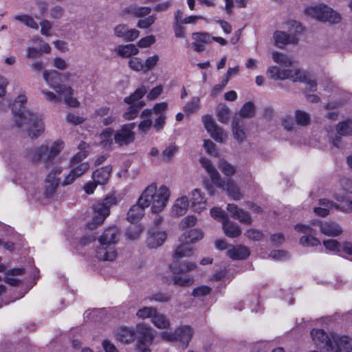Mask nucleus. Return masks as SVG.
I'll list each match as a JSON object with an SVG mask.
<instances>
[{
  "instance_id": "4c0bfd02",
  "label": "nucleus",
  "mask_w": 352,
  "mask_h": 352,
  "mask_svg": "<svg viewBox=\"0 0 352 352\" xmlns=\"http://www.w3.org/2000/svg\"><path fill=\"white\" fill-rule=\"evenodd\" d=\"M179 151V146L174 144H171L165 148L164 150L162 152L161 154V160L164 162L168 163L170 162L175 154Z\"/></svg>"
},
{
  "instance_id": "b1692460",
  "label": "nucleus",
  "mask_w": 352,
  "mask_h": 352,
  "mask_svg": "<svg viewBox=\"0 0 352 352\" xmlns=\"http://www.w3.org/2000/svg\"><path fill=\"white\" fill-rule=\"evenodd\" d=\"M189 207V201L186 196L177 198L172 206V214L175 217L184 215Z\"/></svg>"
},
{
  "instance_id": "6e6552de",
  "label": "nucleus",
  "mask_w": 352,
  "mask_h": 352,
  "mask_svg": "<svg viewBox=\"0 0 352 352\" xmlns=\"http://www.w3.org/2000/svg\"><path fill=\"white\" fill-rule=\"evenodd\" d=\"M311 336L316 346L323 349L327 352L339 351L338 343L335 341L342 336L329 335L322 329H313L311 331Z\"/></svg>"
},
{
  "instance_id": "0eeeda50",
  "label": "nucleus",
  "mask_w": 352,
  "mask_h": 352,
  "mask_svg": "<svg viewBox=\"0 0 352 352\" xmlns=\"http://www.w3.org/2000/svg\"><path fill=\"white\" fill-rule=\"evenodd\" d=\"M64 148L62 140H56L50 145H41L36 148L32 154V160L34 162L43 160L46 166L53 163L55 158Z\"/></svg>"
},
{
  "instance_id": "f8f14e48",
  "label": "nucleus",
  "mask_w": 352,
  "mask_h": 352,
  "mask_svg": "<svg viewBox=\"0 0 352 352\" xmlns=\"http://www.w3.org/2000/svg\"><path fill=\"white\" fill-rule=\"evenodd\" d=\"M305 224H297L295 226V230L302 234L299 239L300 245L304 247H314L320 245V241L314 236L316 230L311 227Z\"/></svg>"
},
{
  "instance_id": "f257e3e1",
  "label": "nucleus",
  "mask_w": 352,
  "mask_h": 352,
  "mask_svg": "<svg viewBox=\"0 0 352 352\" xmlns=\"http://www.w3.org/2000/svg\"><path fill=\"white\" fill-rule=\"evenodd\" d=\"M272 57L280 67H269L267 69L268 78L274 80L289 79L292 81H300L302 80L305 76L304 72L296 66L292 57L278 52H273Z\"/></svg>"
},
{
  "instance_id": "bb28decb",
  "label": "nucleus",
  "mask_w": 352,
  "mask_h": 352,
  "mask_svg": "<svg viewBox=\"0 0 352 352\" xmlns=\"http://www.w3.org/2000/svg\"><path fill=\"white\" fill-rule=\"evenodd\" d=\"M228 256L233 260H241L247 258L250 252L248 249L243 245H231L227 252Z\"/></svg>"
},
{
  "instance_id": "aec40b11",
  "label": "nucleus",
  "mask_w": 352,
  "mask_h": 352,
  "mask_svg": "<svg viewBox=\"0 0 352 352\" xmlns=\"http://www.w3.org/2000/svg\"><path fill=\"white\" fill-rule=\"evenodd\" d=\"M226 208L233 219L246 225H250L252 223V219L250 213L238 208L236 205L228 204Z\"/></svg>"
},
{
  "instance_id": "680f3d73",
  "label": "nucleus",
  "mask_w": 352,
  "mask_h": 352,
  "mask_svg": "<svg viewBox=\"0 0 352 352\" xmlns=\"http://www.w3.org/2000/svg\"><path fill=\"white\" fill-rule=\"evenodd\" d=\"M149 298L159 302H166L170 300L171 295L168 293L158 292L153 294Z\"/></svg>"
},
{
  "instance_id": "1a4fd4ad",
  "label": "nucleus",
  "mask_w": 352,
  "mask_h": 352,
  "mask_svg": "<svg viewBox=\"0 0 352 352\" xmlns=\"http://www.w3.org/2000/svg\"><path fill=\"white\" fill-rule=\"evenodd\" d=\"M194 331L191 327L183 325L177 328L174 331H163L160 336L162 340L167 342H179L183 349H186L192 339Z\"/></svg>"
},
{
  "instance_id": "a19ab883",
  "label": "nucleus",
  "mask_w": 352,
  "mask_h": 352,
  "mask_svg": "<svg viewBox=\"0 0 352 352\" xmlns=\"http://www.w3.org/2000/svg\"><path fill=\"white\" fill-rule=\"evenodd\" d=\"M219 170L226 176L231 177L234 175L236 171V167L228 162L226 160H220L218 163Z\"/></svg>"
},
{
  "instance_id": "a211bd4d",
  "label": "nucleus",
  "mask_w": 352,
  "mask_h": 352,
  "mask_svg": "<svg viewBox=\"0 0 352 352\" xmlns=\"http://www.w3.org/2000/svg\"><path fill=\"white\" fill-rule=\"evenodd\" d=\"M273 38L274 45L279 48H283L289 44H296L298 42V38L296 34H287L283 31L277 30L274 32Z\"/></svg>"
},
{
  "instance_id": "2f4dec72",
  "label": "nucleus",
  "mask_w": 352,
  "mask_h": 352,
  "mask_svg": "<svg viewBox=\"0 0 352 352\" xmlns=\"http://www.w3.org/2000/svg\"><path fill=\"white\" fill-rule=\"evenodd\" d=\"M27 102V97L23 94L19 95L14 100L13 104V113H14V120L16 117H19L20 113H23L24 111H30L26 109L24 106Z\"/></svg>"
},
{
  "instance_id": "37998d69",
  "label": "nucleus",
  "mask_w": 352,
  "mask_h": 352,
  "mask_svg": "<svg viewBox=\"0 0 352 352\" xmlns=\"http://www.w3.org/2000/svg\"><path fill=\"white\" fill-rule=\"evenodd\" d=\"M337 133L339 135L346 136L352 134V120H346L338 124Z\"/></svg>"
},
{
  "instance_id": "4468645a",
  "label": "nucleus",
  "mask_w": 352,
  "mask_h": 352,
  "mask_svg": "<svg viewBox=\"0 0 352 352\" xmlns=\"http://www.w3.org/2000/svg\"><path fill=\"white\" fill-rule=\"evenodd\" d=\"M202 122L204 127L210 134V136L218 142H223L227 139V135L224 133L222 128L219 127L212 117L209 115L202 116Z\"/></svg>"
},
{
  "instance_id": "c03bdc74",
  "label": "nucleus",
  "mask_w": 352,
  "mask_h": 352,
  "mask_svg": "<svg viewBox=\"0 0 352 352\" xmlns=\"http://www.w3.org/2000/svg\"><path fill=\"white\" fill-rule=\"evenodd\" d=\"M345 194L344 192L336 193L334 197L338 201L343 204L342 206L340 208L341 210L344 212H352V201L347 199ZM338 209H340V208Z\"/></svg>"
},
{
  "instance_id": "f3484780",
  "label": "nucleus",
  "mask_w": 352,
  "mask_h": 352,
  "mask_svg": "<svg viewBox=\"0 0 352 352\" xmlns=\"http://www.w3.org/2000/svg\"><path fill=\"white\" fill-rule=\"evenodd\" d=\"M109 215V211L102 205L96 204L93 206V216L91 221L87 223V227L90 230L96 229L99 225L102 224L104 219Z\"/></svg>"
},
{
  "instance_id": "9b49d317",
  "label": "nucleus",
  "mask_w": 352,
  "mask_h": 352,
  "mask_svg": "<svg viewBox=\"0 0 352 352\" xmlns=\"http://www.w3.org/2000/svg\"><path fill=\"white\" fill-rule=\"evenodd\" d=\"M134 127L135 123L122 125L119 129L113 132L114 143L119 146H128L131 144L135 140Z\"/></svg>"
},
{
  "instance_id": "473e14b6",
  "label": "nucleus",
  "mask_w": 352,
  "mask_h": 352,
  "mask_svg": "<svg viewBox=\"0 0 352 352\" xmlns=\"http://www.w3.org/2000/svg\"><path fill=\"white\" fill-rule=\"evenodd\" d=\"M151 322L155 327L160 329H168L170 327L169 318L166 316L157 312V311L153 316Z\"/></svg>"
},
{
  "instance_id": "4be33fe9",
  "label": "nucleus",
  "mask_w": 352,
  "mask_h": 352,
  "mask_svg": "<svg viewBox=\"0 0 352 352\" xmlns=\"http://www.w3.org/2000/svg\"><path fill=\"white\" fill-rule=\"evenodd\" d=\"M139 344H151L155 335L153 329L144 323L138 324L136 327Z\"/></svg>"
},
{
  "instance_id": "7ed1b4c3",
  "label": "nucleus",
  "mask_w": 352,
  "mask_h": 352,
  "mask_svg": "<svg viewBox=\"0 0 352 352\" xmlns=\"http://www.w3.org/2000/svg\"><path fill=\"white\" fill-rule=\"evenodd\" d=\"M200 163L208 173L212 183L216 186L226 190L228 195L234 200L237 201L243 198V194L240 190V188L236 184L234 181L231 179L221 178L219 173L213 166L210 160L202 157L200 159Z\"/></svg>"
},
{
  "instance_id": "72a5a7b5",
  "label": "nucleus",
  "mask_w": 352,
  "mask_h": 352,
  "mask_svg": "<svg viewBox=\"0 0 352 352\" xmlns=\"http://www.w3.org/2000/svg\"><path fill=\"white\" fill-rule=\"evenodd\" d=\"M147 89L144 85H142L138 88L132 94L126 97L124 100L126 104H139V100L146 94Z\"/></svg>"
},
{
  "instance_id": "09e8293b",
  "label": "nucleus",
  "mask_w": 352,
  "mask_h": 352,
  "mask_svg": "<svg viewBox=\"0 0 352 352\" xmlns=\"http://www.w3.org/2000/svg\"><path fill=\"white\" fill-rule=\"evenodd\" d=\"M210 214L217 221L221 222L222 224L228 219L227 214L221 208L214 207L210 210Z\"/></svg>"
},
{
  "instance_id": "c756f323",
  "label": "nucleus",
  "mask_w": 352,
  "mask_h": 352,
  "mask_svg": "<svg viewBox=\"0 0 352 352\" xmlns=\"http://www.w3.org/2000/svg\"><path fill=\"white\" fill-rule=\"evenodd\" d=\"M151 12V9L148 6H138L135 5H131L123 10V14H129L135 17H144L147 16Z\"/></svg>"
},
{
  "instance_id": "cd10ccee",
  "label": "nucleus",
  "mask_w": 352,
  "mask_h": 352,
  "mask_svg": "<svg viewBox=\"0 0 352 352\" xmlns=\"http://www.w3.org/2000/svg\"><path fill=\"white\" fill-rule=\"evenodd\" d=\"M111 171V168L109 166L97 169L92 174V180L99 185H104L109 180Z\"/></svg>"
},
{
  "instance_id": "de8ad7c7",
  "label": "nucleus",
  "mask_w": 352,
  "mask_h": 352,
  "mask_svg": "<svg viewBox=\"0 0 352 352\" xmlns=\"http://www.w3.org/2000/svg\"><path fill=\"white\" fill-rule=\"evenodd\" d=\"M296 123L301 126H307L310 123V115L301 110H298L295 113Z\"/></svg>"
},
{
  "instance_id": "13d9d810",
  "label": "nucleus",
  "mask_w": 352,
  "mask_h": 352,
  "mask_svg": "<svg viewBox=\"0 0 352 352\" xmlns=\"http://www.w3.org/2000/svg\"><path fill=\"white\" fill-rule=\"evenodd\" d=\"M142 232V228L140 226L134 225L128 229L126 235L131 239H136L139 237Z\"/></svg>"
},
{
  "instance_id": "603ef678",
  "label": "nucleus",
  "mask_w": 352,
  "mask_h": 352,
  "mask_svg": "<svg viewBox=\"0 0 352 352\" xmlns=\"http://www.w3.org/2000/svg\"><path fill=\"white\" fill-rule=\"evenodd\" d=\"M129 67L136 72H144V61L138 57L131 58L128 63Z\"/></svg>"
},
{
  "instance_id": "0e129e2a",
  "label": "nucleus",
  "mask_w": 352,
  "mask_h": 352,
  "mask_svg": "<svg viewBox=\"0 0 352 352\" xmlns=\"http://www.w3.org/2000/svg\"><path fill=\"white\" fill-rule=\"evenodd\" d=\"M245 236L249 239L253 241H259L263 237V234L261 231L256 229H249L245 231Z\"/></svg>"
},
{
  "instance_id": "dca6fc26",
  "label": "nucleus",
  "mask_w": 352,
  "mask_h": 352,
  "mask_svg": "<svg viewBox=\"0 0 352 352\" xmlns=\"http://www.w3.org/2000/svg\"><path fill=\"white\" fill-rule=\"evenodd\" d=\"M62 168L60 166L54 167L47 175L45 180V195L47 197H51L56 192L58 184V176L61 173Z\"/></svg>"
},
{
  "instance_id": "a878e982",
  "label": "nucleus",
  "mask_w": 352,
  "mask_h": 352,
  "mask_svg": "<svg viewBox=\"0 0 352 352\" xmlns=\"http://www.w3.org/2000/svg\"><path fill=\"white\" fill-rule=\"evenodd\" d=\"M113 132L112 128L104 129L98 135V144L104 148H111L114 142Z\"/></svg>"
},
{
  "instance_id": "052dcab7",
  "label": "nucleus",
  "mask_w": 352,
  "mask_h": 352,
  "mask_svg": "<svg viewBox=\"0 0 352 352\" xmlns=\"http://www.w3.org/2000/svg\"><path fill=\"white\" fill-rule=\"evenodd\" d=\"M155 16L154 15L148 16L144 19L139 20L137 26L139 28L145 29L150 27L155 21Z\"/></svg>"
},
{
  "instance_id": "864d4df0",
  "label": "nucleus",
  "mask_w": 352,
  "mask_h": 352,
  "mask_svg": "<svg viewBox=\"0 0 352 352\" xmlns=\"http://www.w3.org/2000/svg\"><path fill=\"white\" fill-rule=\"evenodd\" d=\"M187 239L190 243H195L203 238V232L200 230L194 229L185 232Z\"/></svg>"
},
{
  "instance_id": "6ab92c4d",
  "label": "nucleus",
  "mask_w": 352,
  "mask_h": 352,
  "mask_svg": "<svg viewBox=\"0 0 352 352\" xmlns=\"http://www.w3.org/2000/svg\"><path fill=\"white\" fill-rule=\"evenodd\" d=\"M190 196L191 206L195 212L200 213L206 209L207 199L199 189L192 190Z\"/></svg>"
},
{
  "instance_id": "39448f33",
  "label": "nucleus",
  "mask_w": 352,
  "mask_h": 352,
  "mask_svg": "<svg viewBox=\"0 0 352 352\" xmlns=\"http://www.w3.org/2000/svg\"><path fill=\"white\" fill-rule=\"evenodd\" d=\"M120 235L117 227H109L104 230L102 235L98 238L100 246L96 251L97 257L103 261H113L117 254L114 248L109 245L116 243Z\"/></svg>"
},
{
  "instance_id": "9d476101",
  "label": "nucleus",
  "mask_w": 352,
  "mask_h": 352,
  "mask_svg": "<svg viewBox=\"0 0 352 352\" xmlns=\"http://www.w3.org/2000/svg\"><path fill=\"white\" fill-rule=\"evenodd\" d=\"M305 12L313 18L322 21L329 22V23H336L340 20L338 13L331 8L322 4L309 7L305 10Z\"/></svg>"
},
{
  "instance_id": "f704fd0d",
  "label": "nucleus",
  "mask_w": 352,
  "mask_h": 352,
  "mask_svg": "<svg viewBox=\"0 0 352 352\" xmlns=\"http://www.w3.org/2000/svg\"><path fill=\"white\" fill-rule=\"evenodd\" d=\"M116 51L122 57L127 58L139 53L138 48L133 44H128L118 46Z\"/></svg>"
},
{
  "instance_id": "e433bc0d",
  "label": "nucleus",
  "mask_w": 352,
  "mask_h": 352,
  "mask_svg": "<svg viewBox=\"0 0 352 352\" xmlns=\"http://www.w3.org/2000/svg\"><path fill=\"white\" fill-rule=\"evenodd\" d=\"M201 107L200 99L197 96H193L190 101L187 102L183 107L184 113L187 116H190L199 109Z\"/></svg>"
},
{
  "instance_id": "79ce46f5",
  "label": "nucleus",
  "mask_w": 352,
  "mask_h": 352,
  "mask_svg": "<svg viewBox=\"0 0 352 352\" xmlns=\"http://www.w3.org/2000/svg\"><path fill=\"white\" fill-rule=\"evenodd\" d=\"M131 106L127 111L123 114V117L126 120H131L135 118L139 113V109L144 106V102L140 101L139 104H130Z\"/></svg>"
},
{
  "instance_id": "5fc2aeb1",
  "label": "nucleus",
  "mask_w": 352,
  "mask_h": 352,
  "mask_svg": "<svg viewBox=\"0 0 352 352\" xmlns=\"http://www.w3.org/2000/svg\"><path fill=\"white\" fill-rule=\"evenodd\" d=\"M159 60L160 57L157 54L148 57L144 61V73L153 69L157 65Z\"/></svg>"
},
{
  "instance_id": "e2e57ef3",
  "label": "nucleus",
  "mask_w": 352,
  "mask_h": 352,
  "mask_svg": "<svg viewBox=\"0 0 352 352\" xmlns=\"http://www.w3.org/2000/svg\"><path fill=\"white\" fill-rule=\"evenodd\" d=\"M97 204L102 205L110 212V208L117 204V199L113 195H109L107 196L102 201L98 202Z\"/></svg>"
},
{
  "instance_id": "774afa93",
  "label": "nucleus",
  "mask_w": 352,
  "mask_h": 352,
  "mask_svg": "<svg viewBox=\"0 0 352 352\" xmlns=\"http://www.w3.org/2000/svg\"><path fill=\"white\" fill-rule=\"evenodd\" d=\"M66 120L74 125H78L83 123L85 121V118L82 116L75 115L74 113H68L66 117Z\"/></svg>"
},
{
  "instance_id": "a18cd8bd",
  "label": "nucleus",
  "mask_w": 352,
  "mask_h": 352,
  "mask_svg": "<svg viewBox=\"0 0 352 352\" xmlns=\"http://www.w3.org/2000/svg\"><path fill=\"white\" fill-rule=\"evenodd\" d=\"M157 310L155 307H143L138 310L136 313V316L140 319H147L153 318V316L155 314Z\"/></svg>"
},
{
  "instance_id": "20e7f679",
  "label": "nucleus",
  "mask_w": 352,
  "mask_h": 352,
  "mask_svg": "<svg viewBox=\"0 0 352 352\" xmlns=\"http://www.w3.org/2000/svg\"><path fill=\"white\" fill-rule=\"evenodd\" d=\"M15 123L21 131H25L32 139L40 136L45 130V125L40 115L32 111L20 113L15 118Z\"/></svg>"
},
{
  "instance_id": "bf43d9fd",
  "label": "nucleus",
  "mask_w": 352,
  "mask_h": 352,
  "mask_svg": "<svg viewBox=\"0 0 352 352\" xmlns=\"http://www.w3.org/2000/svg\"><path fill=\"white\" fill-rule=\"evenodd\" d=\"M211 288L206 285H202L193 289L192 295L195 297H201L210 293Z\"/></svg>"
},
{
  "instance_id": "2eb2a0df",
  "label": "nucleus",
  "mask_w": 352,
  "mask_h": 352,
  "mask_svg": "<svg viewBox=\"0 0 352 352\" xmlns=\"http://www.w3.org/2000/svg\"><path fill=\"white\" fill-rule=\"evenodd\" d=\"M312 226L318 227L320 232L328 236H337L340 235L343 230L342 227L333 221L313 220L311 223Z\"/></svg>"
},
{
  "instance_id": "5701e85b",
  "label": "nucleus",
  "mask_w": 352,
  "mask_h": 352,
  "mask_svg": "<svg viewBox=\"0 0 352 352\" xmlns=\"http://www.w3.org/2000/svg\"><path fill=\"white\" fill-rule=\"evenodd\" d=\"M146 208L147 206L140 202V198L139 197L138 203L132 206L129 209L127 213V220L131 223L139 221L144 215V209Z\"/></svg>"
},
{
  "instance_id": "338daca9",
  "label": "nucleus",
  "mask_w": 352,
  "mask_h": 352,
  "mask_svg": "<svg viewBox=\"0 0 352 352\" xmlns=\"http://www.w3.org/2000/svg\"><path fill=\"white\" fill-rule=\"evenodd\" d=\"M197 223V218L193 215H188L184 217L181 223L180 226L183 228L192 227Z\"/></svg>"
},
{
  "instance_id": "ddd939ff",
  "label": "nucleus",
  "mask_w": 352,
  "mask_h": 352,
  "mask_svg": "<svg viewBox=\"0 0 352 352\" xmlns=\"http://www.w3.org/2000/svg\"><path fill=\"white\" fill-rule=\"evenodd\" d=\"M60 73L56 70H44L43 77L47 84L58 94H71L72 88L63 84L58 82L60 78Z\"/></svg>"
},
{
  "instance_id": "412c9836",
  "label": "nucleus",
  "mask_w": 352,
  "mask_h": 352,
  "mask_svg": "<svg viewBox=\"0 0 352 352\" xmlns=\"http://www.w3.org/2000/svg\"><path fill=\"white\" fill-rule=\"evenodd\" d=\"M181 244L177 246L173 254L174 259H180L184 257H190L193 254L190 243L187 239L186 234H183L179 238Z\"/></svg>"
},
{
  "instance_id": "49530a36",
  "label": "nucleus",
  "mask_w": 352,
  "mask_h": 352,
  "mask_svg": "<svg viewBox=\"0 0 352 352\" xmlns=\"http://www.w3.org/2000/svg\"><path fill=\"white\" fill-rule=\"evenodd\" d=\"M14 19L24 23L26 26L34 30H37L38 28L37 23L29 15H16L14 16Z\"/></svg>"
},
{
  "instance_id": "393cba45",
  "label": "nucleus",
  "mask_w": 352,
  "mask_h": 352,
  "mask_svg": "<svg viewBox=\"0 0 352 352\" xmlns=\"http://www.w3.org/2000/svg\"><path fill=\"white\" fill-rule=\"evenodd\" d=\"M166 239L165 232H152L149 231L148 236L146 240L147 245L150 248H156L162 245Z\"/></svg>"
},
{
  "instance_id": "423d86ee",
  "label": "nucleus",
  "mask_w": 352,
  "mask_h": 352,
  "mask_svg": "<svg viewBox=\"0 0 352 352\" xmlns=\"http://www.w3.org/2000/svg\"><path fill=\"white\" fill-rule=\"evenodd\" d=\"M179 259H174V261L170 265V270L173 274V282L175 285L179 287H188L192 285L194 279L189 276H180L195 270L197 264L195 262L184 261L179 263Z\"/></svg>"
},
{
  "instance_id": "8fccbe9b",
  "label": "nucleus",
  "mask_w": 352,
  "mask_h": 352,
  "mask_svg": "<svg viewBox=\"0 0 352 352\" xmlns=\"http://www.w3.org/2000/svg\"><path fill=\"white\" fill-rule=\"evenodd\" d=\"M240 116L243 118H252L254 116V105L251 102H248L243 104L240 109Z\"/></svg>"
},
{
  "instance_id": "4d7b16f0",
  "label": "nucleus",
  "mask_w": 352,
  "mask_h": 352,
  "mask_svg": "<svg viewBox=\"0 0 352 352\" xmlns=\"http://www.w3.org/2000/svg\"><path fill=\"white\" fill-rule=\"evenodd\" d=\"M168 104L166 102H161L156 103L152 108V111L154 114L157 116L166 115V111L168 109Z\"/></svg>"
},
{
  "instance_id": "c85d7f7f",
  "label": "nucleus",
  "mask_w": 352,
  "mask_h": 352,
  "mask_svg": "<svg viewBox=\"0 0 352 352\" xmlns=\"http://www.w3.org/2000/svg\"><path fill=\"white\" fill-rule=\"evenodd\" d=\"M225 234L230 238H236L241 235V229L239 226L229 219L222 224Z\"/></svg>"
},
{
  "instance_id": "69168bd1",
  "label": "nucleus",
  "mask_w": 352,
  "mask_h": 352,
  "mask_svg": "<svg viewBox=\"0 0 352 352\" xmlns=\"http://www.w3.org/2000/svg\"><path fill=\"white\" fill-rule=\"evenodd\" d=\"M155 42V38L153 35H149L142 38L138 43L140 47L144 48L152 45Z\"/></svg>"
},
{
  "instance_id": "f03ea898",
  "label": "nucleus",
  "mask_w": 352,
  "mask_h": 352,
  "mask_svg": "<svg viewBox=\"0 0 352 352\" xmlns=\"http://www.w3.org/2000/svg\"><path fill=\"white\" fill-rule=\"evenodd\" d=\"M170 197V190L166 186L153 183L142 191L140 198L141 203L147 208L151 206V212L157 214L166 207Z\"/></svg>"
},
{
  "instance_id": "3c124183",
  "label": "nucleus",
  "mask_w": 352,
  "mask_h": 352,
  "mask_svg": "<svg viewBox=\"0 0 352 352\" xmlns=\"http://www.w3.org/2000/svg\"><path fill=\"white\" fill-rule=\"evenodd\" d=\"M72 170L76 173V175L80 177L89 168V164L87 162H82L76 164H70Z\"/></svg>"
},
{
  "instance_id": "c9c22d12",
  "label": "nucleus",
  "mask_w": 352,
  "mask_h": 352,
  "mask_svg": "<svg viewBox=\"0 0 352 352\" xmlns=\"http://www.w3.org/2000/svg\"><path fill=\"white\" fill-rule=\"evenodd\" d=\"M232 132L234 138L242 142L245 138V133L243 131V125L241 120L238 118L234 119L232 123Z\"/></svg>"
},
{
  "instance_id": "6e6d98bb",
  "label": "nucleus",
  "mask_w": 352,
  "mask_h": 352,
  "mask_svg": "<svg viewBox=\"0 0 352 352\" xmlns=\"http://www.w3.org/2000/svg\"><path fill=\"white\" fill-rule=\"evenodd\" d=\"M164 87L162 85H158L155 87H153L146 95V98L148 100H156L163 92Z\"/></svg>"
},
{
  "instance_id": "ea45409f",
  "label": "nucleus",
  "mask_w": 352,
  "mask_h": 352,
  "mask_svg": "<svg viewBox=\"0 0 352 352\" xmlns=\"http://www.w3.org/2000/svg\"><path fill=\"white\" fill-rule=\"evenodd\" d=\"M218 120L223 124H226L229 121L230 110L224 104H219L216 109Z\"/></svg>"
},
{
  "instance_id": "58836bf2",
  "label": "nucleus",
  "mask_w": 352,
  "mask_h": 352,
  "mask_svg": "<svg viewBox=\"0 0 352 352\" xmlns=\"http://www.w3.org/2000/svg\"><path fill=\"white\" fill-rule=\"evenodd\" d=\"M338 343L339 351L332 352H352V338L346 336H342L340 338H337L335 341Z\"/></svg>"
},
{
  "instance_id": "7c9ffc66",
  "label": "nucleus",
  "mask_w": 352,
  "mask_h": 352,
  "mask_svg": "<svg viewBox=\"0 0 352 352\" xmlns=\"http://www.w3.org/2000/svg\"><path fill=\"white\" fill-rule=\"evenodd\" d=\"M117 339L123 343H130L134 340V331L128 327H120L116 332Z\"/></svg>"
}]
</instances>
